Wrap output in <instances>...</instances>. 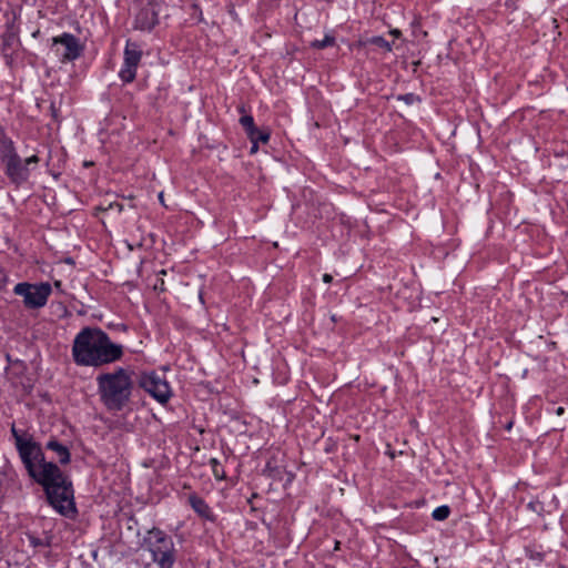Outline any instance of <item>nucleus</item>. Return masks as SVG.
Segmentation results:
<instances>
[{
	"label": "nucleus",
	"instance_id": "1",
	"mask_svg": "<svg viewBox=\"0 0 568 568\" xmlns=\"http://www.w3.org/2000/svg\"><path fill=\"white\" fill-rule=\"evenodd\" d=\"M29 478L41 486L47 504L59 515L74 519L78 508L74 498L73 481L55 462L47 460L45 455L26 468Z\"/></svg>",
	"mask_w": 568,
	"mask_h": 568
},
{
	"label": "nucleus",
	"instance_id": "2",
	"mask_svg": "<svg viewBox=\"0 0 568 568\" xmlns=\"http://www.w3.org/2000/svg\"><path fill=\"white\" fill-rule=\"evenodd\" d=\"M72 358L78 366L102 367L120 361L124 351L121 344L98 326H84L72 343Z\"/></svg>",
	"mask_w": 568,
	"mask_h": 568
},
{
	"label": "nucleus",
	"instance_id": "3",
	"mask_svg": "<svg viewBox=\"0 0 568 568\" xmlns=\"http://www.w3.org/2000/svg\"><path fill=\"white\" fill-rule=\"evenodd\" d=\"M132 374L126 368L118 367L97 376L100 402L109 412H121L130 403L134 388Z\"/></svg>",
	"mask_w": 568,
	"mask_h": 568
},
{
	"label": "nucleus",
	"instance_id": "4",
	"mask_svg": "<svg viewBox=\"0 0 568 568\" xmlns=\"http://www.w3.org/2000/svg\"><path fill=\"white\" fill-rule=\"evenodd\" d=\"M142 546L150 551L152 561L158 568H174L179 550L173 537L164 530L153 527L143 537Z\"/></svg>",
	"mask_w": 568,
	"mask_h": 568
},
{
	"label": "nucleus",
	"instance_id": "5",
	"mask_svg": "<svg viewBox=\"0 0 568 568\" xmlns=\"http://www.w3.org/2000/svg\"><path fill=\"white\" fill-rule=\"evenodd\" d=\"M0 162L9 182L16 189H19L28 183L31 176V166L37 165L40 162V159L37 154L22 159L19 155L17 148H13L0 156Z\"/></svg>",
	"mask_w": 568,
	"mask_h": 568
},
{
	"label": "nucleus",
	"instance_id": "6",
	"mask_svg": "<svg viewBox=\"0 0 568 568\" xmlns=\"http://www.w3.org/2000/svg\"><path fill=\"white\" fill-rule=\"evenodd\" d=\"M13 293L23 297V305L27 310H39L47 305L52 286L49 282H20L13 287Z\"/></svg>",
	"mask_w": 568,
	"mask_h": 568
},
{
	"label": "nucleus",
	"instance_id": "7",
	"mask_svg": "<svg viewBox=\"0 0 568 568\" xmlns=\"http://www.w3.org/2000/svg\"><path fill=\"white\" fill-rule=\"evenodd\" d=\"M138 385L161 405H166L173 396L170 383L155 371L142 372Z\"/></svg>",
	"mask_w": 568,
	"mask_h": 568
},
{
	"label": "nucleus",
	"instance_id": "8",
	"mask_svg": "<svg viewBox=\"0 0 568 568\" xmlns=\"http://www.w3.org/2000/svg\"><path fill=\"white\" fill-rule=\"evenodd\" d=\"M161 8L162 6L158 0H138L133 29L142 32L153 31L160 22Z\"/></svg>",
	"mask_w": 568,
	"mask_h": 568
},
{
	"label": "nucleus",
	"instance_id": "9",
	"mask_svg": "<svg viewBox=\"0 0 568 568\" xmlns=\"http://www.w3.org/2000/svg\"><path fill=\"white\" fill-rule=\"evenodd\" d=\"M51 48H55V53L61 63L73 62L82 57L84 52V44L80 39L70 32H63L51 39Z\"/></svg>",
	"mask_w": 568,
	"mask_h": 568
},
{
	"label": "nucleus",
	"instance_id": "10",
	"mask_svg": "<svg viewBox=\"0 0 568 568\" xmlns=\"http://www.w3.org/2000/svg\"><path fill=\"white\" fill-rule=\"evenodd\" d=\"M10 432L14 438V446L24 469L44 455L41 444L36 442L32 436L23 437L14 424H12Z\"/></svg>",
	"mask_w": 568,
	"mask_h": 568
},
{
	"label": "nucleus",
	"instance_id": "11",
	"mask_svg": "<svg viewBox=\"0 0 568 568\" xmlns=\"http://www.w3.org/2000/svg\"><path fill=\"white\" fill-rule=\"evenodd\" d=\"M142 54V50L136 42L126 40L123 51V63L119 71V78L124 84L132 83L135 80Z\"/></svg>",
	"mask_w": 568,
	"mask_h": 568
},
{
	"label": "nucleus",
	"instance_id": "12",
	"mask_svg": "<svg viewBox=\"0 0 568 568\" xmlns=\"http://www.w3.org/2000/svg\"><path fill=\"white\" fill-rule=\"evenodd\" d=\"M0 39L1 54L6 64L11 68L17 59L18 49L21 45L18 30L14 28L13 23L6 24V30L1 34Z\"/></svg>",
	"mask_w": 568,
	"mask_h": 568
},
{
	"label": "nucleus",
	"instance_id": "13",
	"mask_svg": "<svg viewBox=\"0 0 568 568\" xmlns=\"http://www.w3.org/2000/svg\"><path fill=\"white\" fill-rule=\"evenodd\" d=\"M187 503L200 518L211 523L216 520V515L213 513L212 508L196 493H192L187 496Z\"/></svg>",
	"mask_w": 568,
	"mask_h": 568
},
{
	"label": "nucleus",
	"instance_id": "14",
	"mask_svg": "<svg viewBox=\"0 0 568 568\" xmlns=\"http://www.w3.org/2000/svg\"><path fill=\"white\" fill-rule=\"evenodd\" d=\"M45 449L52 450L57 454V464L60 466H65L71 463V453L68 446L60 443L55 437H51L47 444Z\"/></svg>",
	"mask_w": 568,
	"mask_h": 568
},
{
	"label": "nucleus",
	"instance_id": "15",
	"mask_svg": "<svg viewBox=\"0 0 568 568\" xmlns=\"http://www.w3.org/2000/svg\"><path fill=\"white\" fill-rule=\"evenodd\" d=\"M237 111L242 113L243 115L240 118L239 122L244 129L246 136H252L254 132L256 131V125L254 122V118L251 114H245V106L240 105L237 108Z\"/></svg>",
	"mask_w": 568,
	"mask_h": 568
},
{
	"label": "nucleus",
	"instance_id": "16",
	"mask_svg": "<svg viewBox=\"0 0 568 568\" xmlns=\"http://www.w3.org/2000/svg\"><path fill=\"white\" fill-rule=\"evenodd\" d=\"M366 44H373L379 49H383L385 52H390L393 50V43L387 41L382 36H373L365 41H358V45H366Z\"/></svg>",
	"mask_w": 568,
	"mask_h": 568
},
{
	"label": "nucleus",
	"instance_id": "17",
	"mask_svg": "<svg viewBox=\"0 0 568 568\" xmlns=\"http://www.w3.org/2000/svg\"><path fill=\"white\" fill-rule=\"evenodd\" d=\"M525 556L537 564H541L545 560L546 552L542 550L541 546L538 545H527L525 547Z\"/></svg>",
	"mask_w": 568,
	"mask_h": 568
},
{
	"label": "nucleus",
	"instance_id": "18",
	"mask_svg": "<svg viewBox=\"0 0 568 568\" xmlns=\"http://www.w3.org/2000/svg\"><path fill=\"white\" fill-rule=\"evenodd\" d=\"M283 471L284 470L282 467L274 465L273 462L270 459L265 464V467L263 469V475L273 480H281Z\"/></svg>",
	"mask_w": 568,
	"mask_h": 568
},
{
	"label": "nucleus",
	"instance_id": "19",
	"mask_svg": "<svg viewBox=\"0 0 568 568\" xmlns=\"http://www.w3.org/2000/svg\"><path fill=\"white\" fill-rule=\"evenodd\" d=\"M16 148L13 140L8 136L4 126L0 124V156Z\"/></svg>",
	"mask_w": 568,
	"mask_h": 568
},
{
	"label": "nucleus",
	"instance_id": "20",
	"mask_svg": "<svg viewBox=\"0 0 568 568\" xmlns=\"http://www.w3.org/2000/svg\"><path fill=\"white\" fill-rule=\"evenodd\" d=\"M209 465H210L212 474L216 480L221 481V480L226 479V473L219 459L211 458L209 460Z\"/></svg>",
	"mask_w": 568,
	"mask_h": 568
},
{
	"label": "nucleus",
	"instance_id": "21",
	"mask_svg": "<svg viewBox=\"0 0 568 568\" xmlns=\"http://www.w3.org/2000/svg\"><path fill=\"white\" fill-rule=\"evenodd\" d=\"M336 43V39L334 36L332 34H325L324 39L322 40H314L310 43V47L312 49H316V50H323L325 48H328V47H333L335 45Z\"/></svg>",
	"mask_w": 568,
	"mask_h": 568
},
{
	"label": "nucleus",
	"instance_id": "22",
	"mask_svg": "<svg viewBox=\"0 0 568 568\" xmlns=\"http://www.w3.org/2000/svg\"><path fill=\"white\" fill-rule=\"evenodd\" d=\"M271 138V131L270 129H258L256 128V131L252 136H247L250 141H255L257 143H267Z\"/></svg>",
	"mask_w": 568,
	"mask_h": 568
},
{
	"label": "nucleus",
	"instance_id": "23",
	"mask_svg": "<svg viewBox=\"0 0 568 568\" xmlns=\"http://www.w3.org/2000/svg\"><path fill=\"white\" fill-rule=\"evenodd\" d=\"M450 513L452 510L448 505H442L433 510L432 517L434 520L444 521L449 517Z\"/></svg>",
	"mask_w": 568,
	"mask_h": 568
},
{
	"label": "nucleus",
	"instance_id": "24",
	"mask_svg": "<svg viewBox=\"0 0 568 568\" xmlns=\"http://www.w3.org/2000/svg\"><path fill=\"white\" fill-rule=\"evenodd\" d=\"M27 538L29 540V544L34 548L50 546L49 538H40V537L36 536L34 534H27Z\"/></svg>",
	"mask_w": 568,
	"mask_h": 568
},
{
	"label": "nucleus",
	"instance_id": "25",
	"mask_svg": "<svg viewBox=\"0 0 568 568\" xmlns=\"http://www.w3.org/2000/svg\"><path fill=\"white\" fill-rule=\"evenodd\" d=\"M527 508L534 513H536L537 515L539 516H542L544 513H545V506H544V503L541 500H539L538 498L536 499H532L530 500L528 504H527Z\"/></svg>",
	"mask_w": 568,
	"mask_h": 568
},
{
	"label": "nucleus",
	"instance_id": "26",
	"mask_svg": "<svg viewBox=\"0 0 568 568\" xmlns=\"http://www.w3.org/2000/svg\"><path fill=\"white\" fill-rule=\"evenodd\" d=\"M397 100L405 102L407 105H412V104H414L416 102H420L422 101L420 97L415 94V93H413V92L405 93V94H399L397 97Z\"/></svg>",
	"mask_w": 568,
	"mask_h": 568
},
{
	"label": "nucleus",
	"instance_id": "27",
	"mask_svg": "<svg viewBox=\"0 0 568 568\" xmlns=\"http://www.w3.org/2000/svg\"><path fill=\"white\" fill-rule=\"evenodd\" d=\"M190 9H191V18L193 20H195L196 22H203L204 19H203V13H202V9L201 7L199 6V3L196 2H193L191 6H190Z\"/></svg>",
	"mask_w": 568,
	"mask_h": 568
},
{
	"label": "nucleus",
	"instance_id": "28",
	"mask_svg": "<svg viewBox=\"0 0 568 568\" xmlns=\"http://www.w3.org/2000/svg\"><path fill=\"white\" fill-rule=\"evenodd\" d=\"M50 115L53 119V121L58 124L61 122V115H60V106L55 104L54 101L50 103L49 106Z\"/></svg>",
	"mask_w": 568,
	"mask_h": 568
},
{
	"label": "nucleus",
	"instance_id": "29",
	"mask_svg": "<svg viewBox=\"0 0 568 568\" xmlns=\"http://www.w3.org/2000/svg\"><path fill=\"white\" fill-rule=\"evenodd\" d=\"M8 282H9L8 273H7L6 268L0 264V293L6 291Z\"/></svg>",
	"mask_w": 568,
	"mask_h": 568
},
{
	"label": "nucleus",
	"instance_id": "30",
	"mask_svg": "<svg viewBox=\"0 0 568 568\" xmlns=\"http://www.w3.org/2000/svg\"><path fill=\"white\" fill-rule=\"evenodd\" d=\"M6 359H7V362H8L9 364H12V365H14V366H18V367L21 369V372H23V371H26V369H27V366H26V364H24V362H23V361L18 359V358H17V359H12V357H11V355H10L9 353H7V354H6Z\"/></svg>",
	"mask_w": 568,
	"mask_h": 568
},
{
	"label": "nucleus",
	"instance_id": "31",
	"mask_svg": "<svg viewBox=\"0 0 568 568\" xmlns=\"http://www.w3.org/2000/svg\"><path fill=\"white\" fill-rule=\"evenodd\" d=\"M104 211H116L118 213H121L123 211V204L120 202H110L108 205L103 209Z\"/></svg>",
	"mask_w": 568,
	"mask_h": 568
},
{
	"label": "nucleus",
	"instance_id": "32",
	"mask_svg": "<svg viewBox=\"0 0 568 568\" xmlns=\"http://www.w3.org/2000/svg\"><path fill=\"white\" fill-rule=\"evenodd\" d=\"M154 290L160 291V292L165 291L164 281L162 278H159L156 281V283L154 284Z\"/></svg>",
	"mask_w": 568,
	"mask_h": 568
},
{
	"label": "nucleus",
	"instance_id": "33",
	"mask_svg": "<svg viewBox=\"0 0 568 568\" xmlns=\"http://www.w3.org/2000/svg\"><path fill=\"white\" fill-rule=\"evenodd\" d=\"M250 142H251L250 153L254 154L258 151V143L255 141H250Z\"/></svg>",
	"mask_w": 568,
	"mask_h": 568
},
{
	"label": "nucleus",
	"instance_id": "34",
	"mask_svg": "<svg viewBox=\"0 0 568 568\" xmlns=\"http://www.w3.org/2000/svg\"><path fill=\"white\" fill-rule=\"evenodd\" d=\"M323 282L326 283V284L332 283L333 282V276L331 274L325 273L323 275Z\"/></svg>",
	"mask_w": 568,
	"mask_h": 568
},
{
	"label": "nucleus",
	"instance_id": "35",
	"mask_svg": "<svg viewBox=\"0 0 568 568\" xmlns=\"http://www.w3.org/2000/svg\"><path fill=\"white\" fill-rule=\"evenodd\" d=\"M392 36H394L395 38H399L402 36V31L398 30V29H393L390 30L389 32Z\"/></svg>",
	"mask_w": 568,
	"mask_h": 568
},
{
	"label": "nucleus",
	"instance_id": "36",
	"mask_svg": "<svg viewBox=\"0 0 568 568\" xmlns=\"http://www.w3.org/2000/svg\"><path fill=\"white\" fill-rule=\"evenodd\" d=\"M554 412L556 415L561 416L565 413V408L562 406H559Z\"/></svg>",
	"mask_w": 568,
	"mask_h": 568
},
{
	"label": "nucleus",
	"instance_id": "37",
	"mask_svg": "<svg viewBox=\"0 0 568 568\" xmlns=\"http://www.w3.org/2000/svg\"><path fill=\"white\" fill-rule=\"evenodd\" d=\"M513 426H514V422H513V420H509V422L505 425V429H506L507 432H510V430H511V428H513Z\"/></svg>",
	"mask_w": 568,
	"mask_h": 568
},
{
	"label": "nucleus",
	"instance_id": "38",
	"mask_svg": "<svg viewBox=\"0 0 568 568\" xmlns=\"http://www.w3.org/2000/svg\"><path fill=\"white\" fill-rule=\"evenodd\" d=\"M386 454H387L392 459H394V458H395V456H396L395 452H393V450H387V452H386Z\"/></svg>",
	"mask_w": 568,
	"mask_h": 568
},
{
	"label": "nucleus",
	"instance_id": "39",
	"mask_svg": "<svg viewBox=\"0 0 568 568\" xmlns=\"http://www.w3.org/2000/svg\"><path fill=\"white\" fill-rule=\"evenodd\" d=\"M51 175L53 176V179L58 180L61 175V173L59 172H51Z\"/></svg>",
	"mask_w": 568,
	"mask_h": 568
},
{
	"label": "nucleus",
	"instance_id": "40",
	"mask_svg": "<svg viewBox=\"0 0 568 568\" xmlns=\"http://www.w3.org/2000/svg\"><path fill=\"white\" fill-rule=\"evenodd\" d=\"M118 326L124 332L128 329V326L123 323L119 324Z\"/></svg>",
	"mask_w": 568,
	"mask_h": 568
},
{
	"label": "nucleus",
	"instance_id": "41",
	"mask_svg": "<svg viewBox=\"0 0 568 568\" xmlns=\"http://www.w3.org/2000/svg\"><path fill=\"white\" fill-rule=\"evenodd\" d=\"M159 200H160V202H161L162 204H164V201H163V193H162V192L159 194Z\"/></svg>",
	"mask_w": 568,
	"mask_h": 568
},
{
	"label": "nucleus",
	"instance_id": "42",
	"mask_svg": "<svg viewBox=\"0 0 568 568\" xmlns=\"http://www.w3.org/2000/svg\"><path fill=\"white\" fill-rule=\"evenodd\" d=\"M9 473L12 475V476H16V471L13 469H9Z\"/></svg>",
	"mask_w": 568,
	"mask_h": 568
},
{
	"label": "nucleus",
	"instance_id": "43",
	"mask_svg": "<svg viewBox=\"0 0 568 568\" xmlns=\"http://www.w3.org/2000/svg\"><path fill=\"white\" fill-rule=\"evenodd\" d=\"M93 163L92 162H84V166H89V165H92Z\"/></svg>",
	"mask_w": 568,
	"mask_h": 568
},
{
	"label": "nucleus",
	"instance_id": "44",
	"mask_svg": "<svg viewBox=\"0 0 568 568\" xmlns=\"http://www.w3.org/2000/svg\"><path fill=\"white\" fill-rule=\"evenodd\" d=\"M338 546H339V541H336L335 549H338Z\"/></svg>",
	"mask_w": 568,
	"mask_h": 568
},
{
	"label": "nucleus",
	"instance_id": "45",
	"mask_svg": "<svg viewBox=\"0 0 568 568\" xmlns=\"http://www.w3.org/2000/svg\"><path fill=\"white\" fill-rule=\"evenodd\" d=\"M558 568H567V566H565V565L560 564V565L558 566Z\"/></svg>",
	"mask_w": 568,
	"mask_h": 568
},
{
	"label": "nucleus",
	"instance_id": "46",
	"mask_svg": "<svg viewBox=\"0 0 568 568\" xmlns=\"http://www.w3.org/2000/svg\"><path fill=\"white\" fill-rule=\"evenodd\" d=\"M566 295V297L568 298V292L567 293H564Z\"/></svg>",
	"mask_w": 568,
	"mask_h": 568
}]
</instances>
